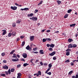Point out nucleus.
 Segmentation results:
<instances>
[{
    "label": "nucleus",
    "mask_w": 78,
    "mask_h": 78,
    "mask_svg": "<svg viewBox=\"0 0 78 78\" xmlns=\"http://www.w3.org/2000/svg\"><path fill=\"white\" fill-rule=\"evenodd\" d=\"M33 53H34L37 54V53H38V52H37V51L34 52Z\"/></svg>",
    "instance_id": "338daca9"
},
{
    "label": "nucleus",
    "mask_w": 78,
    "mask_h": 78,
    "mask_svg": "<svg viewBox=\"0 0 78 78\" xmlns=\"http://www.w3.org/2000/svg\"><path fill=\"white\" fill-rule=\"evenodd\" d=\"M37 48H33V50L34 51H36L37 50Z\"/></svg>",
    "instance_id": "e433bc0d"
},
{
    "label": "nucleus",
    "mask_w": 78,
    "mask_h": 78,
    "mask_svg": "<svg viewBox=\"0 0 78 78\" xmlns=\"http://www.w3.org/2000/svg\"><path fill=\"white\" fill-rule=\"evenodd\" d=\"M22 55L24 58H27V54L26 53H23Z\"/></svg>",
    "instance_id": "f03ea898"
},
{
    "label": "nucleus",
    "mask_w": 78,
    "mask_h": 78,
    "mask_svg": "<svg viewBox=\"0 0 78 78\" xmlns=\"http://www.w3.org/2000/svg\"><path fill=\"white\" fill-rule=\"evenodd\" d=\"M19 40H20V38H17V39L16 40V42H17V41H19Z\"/></svg>",
    "instance_id": "0e129e2a"
},
{
    "label": "nucleus",
    "mask_w": 78,
    "mask_h": 78,
    "mask_svg": "<svg viewBox=\"0 0 78 78\" xmlns=\"http://www.w3.org/2000/svg\"><path fill=\"white\" fill-rule=\"evenodd\" d=\"M72 10L71 9L68 10L67 11L68 13H70L71 12H72Z\"/></svg>",
    "instance_id": "a878e982"
},
{
    "label": "nucleus",
    "mask_w": 78,
    "mask_h": 78,
    "mask_svg": "<svg viewBox=\"0 0 78 78\" xmlns=\"http://www.w3.org/2000/svg\"><path fill=\"white\" fill-rule=\"evenodd\" d=\"M72 78H75V76H72Z\"/></svg>",
    "instance_id": "774afa93"
},
{
    "label": "nucleus",
    "mask_w": 78,
    "mask_h": 78,
    "mask_svg": "<svg viewBox=\"0 0 78 78\" xmlns=\"http://www.w3.org/2000/svg\"><path fill=\"white\" fill-rule=\"evenodd\" d=\"M38 73L39 75H41V71H38Z\"/></svg>",
    "instance_id": "37998d69"
},
{
    "label": "nucleus",
    "mask_w": 78,
    "mask_h": 78,
    "mask_svg": "<svg viewBox=\"0 0 78 78\" xmlns=\"http://www.w3.org/2000/svg\"><path fill=\"white\" fill-rule=\"evenodd\" d=\"M48 67L49 68H51V67H52V64H51L50 63L48 65Z\"/></svg>",
    "instance_id": "bb28decb"
},
{
    "label": "nucleus",
    "mask_w": 78,
    "mask_h": 78,
    "mask_svg": "<svg viewBox=\"0 0 78 78\" xmlns=\"http://www.w3.org/2000/svg\"><path fill=\"white\" fill-rule=\"evenodd\" d=\"M11 8L13 10H16L17 9V7L16 6H11Z\"/></svg>",
    "instance_id": "7ed1b4c3"
},
{
    "label": "nucleus",
    "mask_w": 78,
    "mask_h": 78,
    "mask_svg": "<svg viewBox=\"0 0 78 78\" xmlns=\"http://www.w3.org/2000/svg\"><path fill=\"white\" fill-rule=\"evenodd\" d=\"M50 69H51V68H49L47 70L48 71H49V70H50Z\"/></svg>",
    "instance_id": "69168bd1"
},
{
    "label": "nucleus",
    "mask_w": 78,
    "mask_h": 78,
    "mask_svg": "<svg viewBox=\"0 0 78 78\" xmlns=\"http://www.w3.org/2000/svg\"><path fill=\"white\" fill-rule=\"evenodd\" d=\"M30 40L31 41H33L34 40V36H32L30 37Z\"/></svg>",
    "instance_id": "423d86ee"
},
{
    "label": "nucleus",
    "mask_w": 78,
    "mask_h": 78,
    "mask_svg": "<svg viewBox=\"0 0 78 78\" xmlns=\"http://www.w3.org/2000/svg\"><path fill=\"white\" fill-rule=\"evenodd\" d=\"M6 30H4V32H3V33H2V35H4L5 34H6Z\"/></svg>",
    "instance_id": "ddd939ff"
},
{
    "label": "nucleus",
    "mask_w": 78,
    "mask_h": 78,
    "mask_svg": "<svg viewBox=\"0 0 78 78\" xmlns=\"http://www.w3.org/2000/svg\"><path fill=\"white\" fill-rule=\"evenodd\" d=\"M37 20V17L33 16V21H36Z\"/></svg>",
    "instance_id": "1a4fd4ad"
},
{
    "label": "nucleus",
    "mask_w": 78,
    "mask_h": 78,
    "mask_svg": "<svg viewBox=\"0 0 78 78\" xmlns=\"http://www.w3.org/2000/svg\"><path fill=\"white\" fill-rule=\"evenodd\" d=\"M21 22V21L20 20H17L16 21V23H20Z\"/></svg>",
    "instance_id": "2eb2a0df"
},
{
    "label": "nucleus",
    "mask_w": 78,
    "mask_h": 78,
    "mask_svg": "<svg viewBox=\"0 0 78 78\" xmlns=\"http://www.w3.org/2000/svg\"><path fill=\"white\" fill-rule=\"evenodd\" d=\"M68 15H69L68 14H66L64 16V18H65V19L67 18V17H68Z\"/></svg>",
    "instance_id": "aec40b11"
},
{
    "label": "nucleus",
    "mask_w": 78,
    "mask_h": 78,
    "mask_svg": "<svg viewBox=\"0 0 78 78\" xmlns=\"http://www.w3.org/2000/svg\"><path fill=\"white\" fill-rule=\"evenodd\" d=\"M45 29L42 30L41 31V33H44V31H45Z\"/></svg>",
    "instance_id": "052dcab7"
},
{
    "label": "nucleus",
    "mask_w": 78,
    "mask_h": 78,
    "mask_svg": "<svg viewBox=\"0 0 78 78\" xmlns=\"http://www.w3.org/2000/svg\"><path fill=\"white\" fill-rule=\"evenodd\" d=\"M66 56H69V55H70V52H66Z\"/></svg>",
    "instance_id": "72a5a7b5"
},
{
    "label": "nucleus",
    "mask_w": 78,
    "mask_h": 78,
    "mask_svg": "<svg viewBox=\"0 0 78 78\" xmlns=\"http://www.w3.org/2000/svg\"><path fill=\"white\" fill-rule=\"evenodd\" d=\"M75 25H76V23H74V24H70V27H75Z\"/></svg>",
    "instance_id": "4468645a"
},
{
    "label": "nucleus",
    "mask_w": 78,
    "mask_h": 78,
    "mask_svg": "<svg viewBox=\"0 0 78 78\" xmlns=\"http://www.w3.org/2000/svg\"><path fill=\"white\" fill-rule=\"evenodd\" d=\"M71 51V49H67L66 50V51L67 52H69V51Z\"/></svg>",
    "instance_id": "cd10ccee"
},
{
    "label": "nucleus",
    "mask_w": 78,
    "mask_h": 78,
    "mask_svg": "<svg viewBox=\"0 0 78 78\" xmlns=\"http://www.w3.org/2000/svg\"><path fill=\"white\" fill-rule=\"evenodd\" d=\"M14 71H15V69H14V68H12L11 69V72H14Z\"/></svg>",
    "instance_id": "5701e85b"
},
{
    "label": "nucleus",
    "mask_w": 78,
    "mask_h": 78,
    "mask_svg": "<svg viewBox=\"0 0 78 78\" xmlns=\"http://www.w3.org/2000/svg\"><path fill=\"white\" fill-rule=\"evenodd\" d=\"M74 65V63L73 62H71V66H73Z\"/></svg>",
    "instance_id": "5fc2aeb1"
},
{
    "label": "nucleus",
    "mask_w": 78,
    "mask_h": 78,
    "mask_svg": "<svg viewBox=\"0 0 78 78\" xmlns=\"http://www.w3.org/2000/svg\"><path fill=\"white\" fill-rule=\"evenodd\" d=\"M17 75L18 76H22V74L21 73H18Z\"/></svg>",
    "instance_id": "58836bf2"
},
{
    "label": "nucleus",
    "mask_w": 78,
    "mask_h": 78,
    "mask_svg": "<svg viewBox=\"0 0 78 78\" xmlns=\"http://www.w3.org/2000/svg\"><path fill=\"white\" fill-rule=\"evenodd\" d=\"M47 41L46 38H44L43 39L42 42H46Z\"/></svg>",
    "instance_id": "7c9ffc66"
},
{
    "label": "nucleus",
    "mask_w": 78,
    "mask_h": 78,
    "mask_svg": "<svg viewBox=\"0 0 78 78\" xmlns=\"http://www.w3.org/2000/svg\"><path fill=\"white\" fill-rule=\"evenodd\" d=\"M5 73L6 75H8V74L9 75L11 74V69H9L8 70V71H5Z\"/></svg>",
    "instance_id": "f257e3e1"
},
{
    "label": "nucleus",
    "mask_w": 78,
    "mask_h": 78,
    "mask_svg": "<svg viewBox=\"0 0 78 78\" xmlns=\"http://www.w3.org/2000/svg\"><path fill=\"white\" fill-rule=\"evenodd\" d=\"M50 51H53V48H50L49 49Z\"/></svg>",
    "instance_id": "8fccbe9b"
},
{
    "label": "nucleus",
    "mask_w": 78,
    "mask_h": 78,
    "mask_svg": "<svg viewBox=\"0 0 78 78\" xmlns=\"http://www.w3.org/2000/svg\"><path fill=\"white\" fill-rule=\"evenodd\" d=\"M3 62L4 63H6L7 62V61L5 60H4Z\"/></svg>",
    "instance_id": "49530a36"
},
{
    "label": "nucleus",
    "mask_w": 78,
    "mask_h": 78,
    "mask_svg": "<svg viewBox=\"0 0 78 78\" xmlns=\"http://www.w3.org/2000/svg\"><path fill=\"white\" fill-rule=\"evenodd\" d=\"M33 17L32 18L31 17H30V20H33Z\"/></svg>",
    "instance_id": "680f3d73"
},
{
    "label": "nucleus",
    "mask_w": 78,
    "mask_h": 78,
    "mask_svg": "<svg viewBox=\"0 0 78 78\" xmlns=\"http://www.w3.org/2000/svg\"><path fill=\"white\" fill-rule=\"evenodd\" d=\"M72 41V39H71V38H69L68 39V41L69 42H71Z\"/></svg>",
    "instance_id": "c85d7f7f"
},
{
    "label": "nucleus",
    "mask_w": 78,
    "mask_h": 78,
    "mask_svg": "<svg viewBox=\"0 0 78 78\" xmlns=\"http://www.w3.org/2000/svg\"><path fill=\"white\" fill-rule=\"evenodd\" d=\"M65 63H66V62H70V60H69V59H67L66 60V61H65Z\"/></svg>",
    "instance_id": "4c0bfd02"
},
{
    "label": "nucleus",
    "mask_w": 78,
    "mask_h": 78,
    "mask_svg": "<svg viewBox=\"0 0 78 78\" xmlns=\"http://www.w3.org/2000/svg\"><path fill=\"white\" fill-rule=\"evenodd\" d=\"M25 41H23L21 44V46H24V45H25Z\"/></svg>",
    "instance_id": "473e14b6"
},
{
    "label": "nucleus",
    "mask_w": 78,
    "mask_h": 78,
    "mask_svg": "<svg viewBox=\"0 0 78 78\" xmlns=\"http://www.w3.org/2000/svg\"><path fill=\"white\" fill-rule=\"evenodd\" d=\"M26 49L27 50H30V46L29 45H28L26 48Z\"/></svg>",
    "instance_id": "f8f14e48"
},
{
    "label": "nucleus",
    "mask_w": 78,
    "mask_h": 78,
    "mask_svg": "<svg viewBox=\"0 0 78 78\" xmlns=\"http://www.w3.org/2000/svg\"><path fill=\"white\" fill-rule=\"evenodd\" d=\"M55 47V45L53 44H50V47H52V48H53Z\"/></svg>",
    "instance_id": "6ab92c4d"
},
{
    "label": "nucleus",
    "mask_w": 78,
    "mask_h": 78,
    "mask_svg": "<svg viewBox=\"0 0 78 78\" xmlns=\"http://www.w3.org/2000/svg\"><path fill=\"white\" fill-rule=\"evenodd\" d=\"M15 50H12L10 53V54H11V55H12V54H13L14 53V52H15Z\"/></svg>",
    "instance_id": "393cba45"
},
{
    "label": "nucleus",
    "mask_w": 78,
    "mask_h": 78,
    "mask_svg": "<svg viewBox=\"0 0 78 78\" xmlns=\"http://www.w3.org/2000/svg\"><path fill=\"white\" fill-rule=\"evenodd\" d=\"M1 76H6V74H1Z\"/></svg>",
    "instance_id": "ea45409f"
},
{
    "label": "nucleus",
    "mask_w": 78,
    "mask_h": 78,
    "mask_svg": "<svg viewBox=\"0 0 78 78\" xmlns=\"http://www.w3.org/2000/svg\"><path fill=\"white\" fill-rule=\"evenodd\" d=\"M24 37H25L24 36H21L20 38L21 39H23V38H24Z\"/></svg>",
    "instance_id": "603ef678"
},
{
    "label": "nucleus",
    "mask_w": 78,
    "mask_h": 78,
    "mask_svg": "<svg viewBox=\"0 0 78 78\" xmlns=\"http://www.w3.org/2000/svg\"><path fill=\"white\" fill-rule=\"evenodd\" d=\"M56 57H53V59L54 60H56Z\"/></svg>",
    "instance_id": "e2e57ef3"
},
{
    "label": "nucleus",
    "mask_w": 78,
    "mask_h": 78,
    "mask_svg": "<svg viewBox=\"0 0 78 78\" xmlns=\"http://www.w3.org/2000/svg\"><path fill=\"white\" fill-rule=\"evenodd\" d=\"M28 65H29V64H27V63H24L23 64V66H24V67H26V66H28Z\"/></svg>",
    "instance_id": "b1692460"
},
{
    "label": "nucleus",
    "mask_w": 78,
    "mask_h": 78,
    "mask_svg": "<svg viewBox=\"0 0 78 78\" xmlns=\"http://www.w3.org/2000/svg\"><path fill=\"white\" fill-rule=\"evenodd\" d=\"M43 65H44V66H47V63H44L43 64Z\"/></svg>",
    "instance_id": "864d4df0"
},
{
    "label": "nucleus",
    "mask_w": 78,
    "mask_h": 78,
    "mask_svg": "<svg viewBox=\"0 0 78 78\" xmlns=\"http://www.w3.org/2000/svg\"><path fill=\"white\" fill-rule=\"evenodd\" d=\"M12 61H13L14 62H16L17 61H19V58H17V59H12Z\"/></svg>",
    "instance_id": "6e6552de"
},
{
    "label": "nucleus",
    "mask_w": 78,
    "mask_h": 78,
    "mask_svg": "<svg viewBox=\"0 0 78 78\" xmlns=\"http://www.w3.org/2000/svg\"><path fill=\"white\" fill-rule=\"evenodd\" d=\"M28 10H29V8H24V11H28Z\"/></svg>",
    "instance_id": "f704fd0d"
},
{
    "label": "nucleus",
    "mask_w": 78,
    "mask_h": 78,
    "mask_svg": "<svg viewBox=\"0 0 78 78\" xmlns=\"http://www.w3.org/2000/svg\"><path fill=\"white\" fill-rule=\"evenodd\" d=\"M35 11L36 12H35V13H37V12H38V10L37 9H35Z\"/></svg>",
    "instance_id": "4d7b16f0"
},
{
    "label": "nucleus",
    "mask_w": 78,
    "mask_h": 78,
    "mask_svg": "<svg viewBox=\"0 0 78 78\" xmlns=\"http://www.w3.org/2000/svg\"><path fill=\"white\" fill-rule=\"evenodd\" d=\"M5 55H6V54H5V52H3L1 54V55H2V56H5Z\"/></svg>",
    "instance_id": "412c9836"
},
{
    "label": "nucleus",
    "mask_w": 78,
    "mask_h": 78,
    "mask_svg": "<svg viewBox=\"0 0 78 78\" xmlns=\"http://www.w3.org/2000/svg\"><path fill=\"white\" fill-rule=\"evenodd\" d=\"M34 15V14H33V13H30V14L27 15V17H32Z\"/></svg>",
    "instance_id": "0eeeda50"
},
{
    "label": "nucleus",
    "mask_w": 78,
    "mask_h": 78,
    "mask_svg": "<svg viewBox=\"0 0 78 78\" xmlns=\"http://www.w3.org/2000/svg\"><path fill=\"white\" fill-rule=\"evenodd\" d=\"M12 57L13 58H14L15 59H17V57L15 55H13Z\"/></svg>",
    "instance_id": "c756f323"
},
{
    "label": "nucleus",
    "mask_w": 78,
    "mask_h": 78,
    "mask_svg": "<svg viewBox=\"0 0 78 78\" xmlns=\"http://www.w3.org/2000/svg\"><path fill=\"white\" fill-rule=\"evenodd\" d=\"M46 41H49V42H50L51 41V39L50 38H46Z\"/></svg>",
    "instance_id": "f3484780"
},
{
    "label": "nucleus",
    "mask_w": 78,
    "mask_h": 78,
    "mask_svg": "<svg viewBox=\"0 0 78 78\" xmlns=\"http://www.w3.org/2000/svg\"><path fill=\"white\" fill-rule=\"evenodd\" d=\"M40 64L41 65V66H43V63H42V62H40Z\"/></svg>",
    "instance_id": "3c124183"
},
{
    "label": "nucleus",
    "mask_w": 78,
    "mask_h": 78,
    "mask_svg": "<svg viewBox=\"0 0 78 78\" xmlns=\"http://www.w3.org/2000/svg\"><path fill=\"white\" fill-rule=\"evenodd\" d=\"M21 61H24V62H25V59L24 58H22L21 59Z\"/></svg>",
    "instance_id": "de8ad7c7"
},
{
    "label": "nucleus",
    "mask_w": 78,
    "mask_h": 78,
    "mask_svg": "<svg viewBox=\"0 0 78 78\" xmlns=\"http://www.w3.org/2000/svg\"><path fill=\"white\" fill-rule=\"evenodd\" d=\"M72 73H73V70L71 71L70 72H69V75H71Z\"/></svg>",
    "instance_id": "4be33fe9"
},
{
    "label": "nucleus",
    "mask_w": 78,
    "mask_h": 78,
    "mask_svg": "<svg viewBox=\"0 0 78 78\" xmlns=\"http://www.w3.org/2000/svg\"><path fill=\"white\" fill-rule=\"evenodd\" d=\"M16 56L18 58H20V55H19L18 54H17L16 55Z\"/></svg>",
    "instance_id": "6e6d98bb"
},
{
    "label": "nucleus",
    "mask_w": 78,
    "mask_h": 78,
    "mask_svg": "<svg viewBox=\"0 0 78 78\" xmlns=\"http://www.w3.org/2000/svg\"><path fill=\"white\" fill-rule=\"evenodd\" d=\"M46 32H47V33H50V30H47L46 31Z\"/></svg>",
    "instance_id": "13d9d810"
},
{
    "label": "nucleus",
    "mask_w": 78,
    "mask_h": 78,
    "mask_svg": "<svg viewBox=\"0 0 78 78\" xmlns=\"http://www.w3.org/2000/svg\"><path fill=\"white\" fill-rule=\"evenodd\" d=\"M11 35H12V33H9L8 34V36L9 37H10L11 36Z\"/></svg>",
    "instance_id": "c9c22d12"
},
{
    "label": "nucleus",
    "mask_w": 78,
    "mask_h": 78,
    "mask_svg": "<svg viewBox=\"0 0 78 78\" xmlns=\"http://www.w3.org/2000/svg\"><path fill=\"white\" fill-rule=\"evenodd\" d=\"M2 68L4 69H6V70H8V66H7V65H5L3 66Z\"/></svg>",
    "instance_id": "39448f33"
},
{
    "label": "nucleus",
    "mask_w": 78,
    "mask_h": 78,
    "mask_svg": "<svg viewBox=\"0 0 78 78\" xmlns=\"http://www.w3.org/2000/svg\"><path fill=\"white\" fill-rule=\"evenodd\" d=\"M46 46L48 47H50V44H47L46 45Z\"/></svg>",
    "instance_id": "09e8293b"
},
{
    "label": "nucleus",
    "mask_w": 78,
    "mask_h": 78,
    "mask_svg": "<svg viewBox=\"0 0 78 78\" xmlns=\"http://www.w3.org/2000/svg\"><path fill=\"white\" fill-rule=\"evenodd\" d=\"M17 68H19V67H20L21 66V65L20 64H18V65H17Z\"/></svg>",
    "instance_id": "a18cd8bd"
},
{
    "label": "nucleus",
    "mask_w": 78,
    "mask_h": 78,
    "mask_svg": "<svg viewBox=\"0 0 78 78\" xmlns=\"http://www.w3.org/2000/svg\"><path fill=\"white\" fill-rule=\"evenodd\" d=\"M55 54H56V52L54 51L51 53H50L49 55L51 56H53L54 55H55Z\"/></svg>",
    "instance_id": "20e7f679"
},
{
    "label": "nucleus",
    "mask_w": 78,
    "mask_h": 78,
    "mask_svg": "<svg viewBox=\"0 0 78 78\" xmlns=\"http://www.w3.org/2000/svg\"><path fill=\"white\" fill-rule=\"evenodd\" d=\"M47 74L48 75H51V72H49L48 73H47Z\"/></svg>",
    "instance_id": "c03bdc74"
},
{
    "label": "nucleus",
    "mask_w": 78,
    "mask_h": 78,
    "mask_svg": "<svg viewBox=\"0 0 78 78\" xmlns=\"http://www.w3.org/2000/svg\"><path fill=\"white\" fill-rule=\"evenodd\" d=\"M78 78V74H76V75L75 78Z\"/></svg>",
    "instance_id": "bf43d9fd"
},
{
    "label": "nucleus",
    "mask_w": 78,
    "mask_h": 78,
    "mask_svg": "<svg viewBox=\"0 0 78 78\" xmlns=\"http://www.w3.org/2000/svg\"><path fill=\"white\" fill-rule=\"evenodd\" d=\"M77 46V45L76 44H73V48H75Z\"/></svg>",
    "instance_id": "2f4dec72"
},
{
    "label": "nucleus",
    "mask_w": 78,
    "mask_h": 78,
    "mask_svg": "<svg viewBox=\"0 0 78 78\" xmlns=\"http://www.w3.org/2000/svg\"><path fill=\"white\" fill-rule=\"evenodd\" d=\"M42 3V1H41L38 4V5H41Z\"/></svg>",
    "instance_id": "79ce46f5"
},
{
    "label": "nucleus",
    "mask_w": 78,
    "mask_h": 78,
    "mask_svg": "<svg viewBox=\"0 0 78 78\" xmlns=\"http://www.w3.org/2000/svg\"><path fill=\"white\" fill-rule=\"evenodd\" d=\"M40 54H44V51L42 50H41L40 51Z\"/></svg>",
    "instance_id": "dca6fc26"
},
{
    "label": "nucleus",
    "mask_w": 78,
    "mask_h": 78,
    "mask_svg": "<svg viewBox=\"0 0 78 78\" xmlns=\"http://www.w3.org/2000/svg\"><path fill=\"white\" fill-rule=\"evenodd\" d=\"M68 48H73V45L72 44H70L69 45H68Z\"/></svg>",
    "instance_id": "9d476101"
},
{
    "label": "nucleus",
    "mask_w": 78,
    "mask_h": 78,
    "mask_svg": "<svg viewBox=\"0 0 78 78\" xmlns=\"http://www.w3.org/2000/svg\"><path fill=\"white\" fill-rule=\"evenodd\" d=\"M57 2L59 5L60 4V3H61V2L60 1H57Z\"/></svg>",
    "instance_id": "a19ab883"
},
{
    "label": "nucleus",
    "mask_w": 78,
    "mask_h": 78,
    "mask_svg": "<svg viewBox=\"0 0 78 78\" xmlns=\"http://www.w3.org/2000/svg\"><path fill=\"white\" fill-rule=\"evenodd\" d=\"M12 26L13 27H16V23H13L12 24Z\"/></svg>",
    "instance_id": "a211bd4d"
},
{
    "label": "nucleus",
    "mask_w": 78,
    "mask_h": 78,
    "mask_svg": "<svg viewBox=\"0 0 78 78\" xmlns=\"http://www.w3.org/2000/svg\"><path fill=\"white\" fill-rule=\"evenodd\" d=\"M16 32H13L12 33V35L13 36H16Z\"/></svg>",
    "instance_id": "9b49d317"
}]
</instances>
